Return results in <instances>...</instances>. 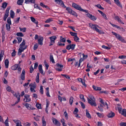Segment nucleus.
Listing matches in <instances>:
<instances>
[{"label": "nucleus", "instance_id": "nucleus-52", "mask_svg": "<svg viewBox=\"0 0 126 126\" xmlns=\"http://www.w3.org/2000/svg\"><path fill=\"white\" fill-rule=\"evenodd\" d=\"M29 86H30L31 87V88H34L36 87V86H35V85L34 84H33L32 83H31L29 85Z\"/></svg>", "mask_w": 126, "mask_h": 126}, {"label": "nucleus", "instance_id": "nucleus-49", "mask_svg": "<svg viewBox=\"0 0 126 126\" xmlns=\"http://www.w3.org/2000/svg\"><path fill=\"white\" fill-rule=\"evenodd\" d=\"M26 42H25V40H23V42L20 44V46H23L25 45Z\"/></svg>", "mask_w": 126, "mask_h": 126}, {"label": "nucleus", "instance_id": "nucleus-4", "mask_svg": "<svg viewBox=\"0 0 126 126\" xmlns=\"http://www.w3.org/2000/svg\"><path fill=\"white\" fill-rule=\"evenodd\" d=\"M112 33L113 35H114L120 41H121L122 42L124 43H126V42L125 39H124L119 34L117 33L114 32H112Z\"/></svg>", "mask_w": 126, "mask_h": 126}, {"label": "nucleus", "instance_id": "nucleus-57", "mask_svg": "<svg viewBox=\"0 0 126 126\" xmlns=\"http://www.w3.org/2000/svg\"><path fill=\"white\" fill-rule=\"evenodd\" d=\"M126 58V56L121 55L119 56L118 58L119 59H124Z\"/></svg>", "mask_w": 126, "mask_h": 126}, {"label": "nucleus", "instance_id": "nucleus-41", "mask_svg": "<svg viewBox=\"0 0 126 126\" xmlns=\"http://www.w3.org/2000/svg\"><path fill=\"white\" fill-rule=\"evenodd\" d=\"M71 49L72 50H73L74 49L75 47V45L74 44H70Z\"/></svg>", "mask_w": 126, "mask_h": 126}, {"label": "nucleus", "instance_id": "nucleus-30", "mask_svg": "<svg viewBox=\"0 0 126 126\" xmlns=\"http://www.w3.org/2000/svg\"><path fill=\"white\" fill-rule=\"evenodd\" d=\"M20 94H19V96L17 97V101H16L15 102V103L14 104V106H15V104H17L19 101L20 100Z\"/></svg>", "mask_w": 126, "mask_h": 126}, {"label": "nucleus", "instance_id": "nucleus-23", "mask_svg": "<svg viewBox=\"0 0 126 126\" xmlns=\"http://www.w3.org/2000/svg\"><path fill=\"white\" fill-rule=\"evenodd\" d=\"M4 54V51L2 50L1 51V52L0 54V61H1L2 57H3V55Z\"/></svg>", "mask_w": 126, "mask_h": 126}, {"label": "nucleus", "instance_id": "nucleus-35", "mask_svg": "<svg viewBox=\"0 0 126 126\" xmlns=\"http://www.w3.org/2000/svg\"><path fill=\"white\" fill-rule=\"evenodd\" d=\"M16 35L18 36L23 37L24 36V35L21 32H17L16 33Z\"/></svg>", "mask_w": 126, "mask_h": 126}, {"label": "nucleus", "instance_id": "nucleus-24", "mask_svg": "<svg viewBox=\"0 0 126 126\" xmlns=\"http://www.w3.org/2000/svg\"><path fill=\"white\" fill-rule=\"evenodd\" d=\"M4 54V51L2 50L1 51V52L0 54V61H1L2 57H3V55Z\"/></svg>", "mask_w": 126, "mask_h": 126}, {"label": "nucleus", "instance_id": "nucleus-25", "mask_svg": "<svg viewBox=\"0 0 126 126\" xmlns=\"http://www.w3.org/2000/svg\"><path fill=\"white\" fill-rule=\"evenodd\" d=\"M74 98L72 96H71L69 99V103L70 105H72L73 102Z\"/></svg>", "mask_w": 126, "mask_h": 126}, {"label": "nucleus", "instance_id": "nucleus-14", "mask_svg": "<svg viewBox=\"0 0 126 126\" xmlns=\"http://www.w3.org/2000/svg\"><path fill=\"white\" fill-rule=\"evenodd\" d=\"M115 115L114 113L112 111H111L110 113H109L107 115V116L108 118H112Z\"/></svg>", "mask_w": 126, "mask_h": 126}, {"label": "nucleus", "instance_id": "nucleus-10", "mask_svg": "<svg viewBox=\"0 0 126 126\" xmlns=\"http://www.w3.org/2000/svg\"><path fill=\"white\" fill-rule=\"evenodd\" d=\"M114 18L115 20H117L119 23H120L123 24H124V23L121 20L118 16H116Z\"/></svg>", "mask_w": 126, "mask_h": 126}, {"label": "nucleus", "instance_id": "nucleus-34", "mask_svg": "<svg viewBox=\"0 0 126 126\" xmlns=\"http://www.w3.org/2000/svg\"><path fill=\"white\" fill-rule=\"evenodd\" d=\"M23 1V0H18L17 1V3L18 5H21Z\"/></svg>", "mask_w": 126, "mask_h": 126}, {"label": "nucleus", "instance_id": "nucleus-31", "mask_svg": "<svg viewBox=\"0 0 126 126\" xmlns=\"http://www.w3.org/2000/svg\"><path fill=\"white\" fill-rule=\"evenodd\" d=\"M8 3L5 2L3 3L1 7L4 9L6 7Z\"/></svg>", "mask_w": 126, "mask_h": 126}, {"label": "nucleus", "instance_id": "nucleus-54", "mask_svg": "<svg viewBox=\"0 0 126 126\" xmlns=\"http://www.w3.org/2000/svg\"><path fill=\"white\" fill-rule=\"evenodd\" d=\"M60 41L61 42L64 43L66 41V39L65 38H64L62 39H60Z\"/></svg>", "mask_w": 126, "mask_h": 126}, {"label": "nucleus", "instance_id": "nucleus-12", "mask_svg": "<svg viewBox=\"0 0 126 126\" xmlns=\"http://www.w3.org/2000/svg\"><path fill=\"white\" fill-rule=\"evenodd\" d=\"M25 71L24 70H23L22 71V73L21 75V78L23 80H24L25 79Z\"/></svg>", "mask_w": 126, "mask_h": 126}, {"label": "nucleus", "instance_id": "nucleus-17", "mask_svg": "<svg viewBox=\"0 0 126 126\" xmlns=\"http://www.w3.org/2000/svg\"><path fill=\"white\" fill-rule=\"evenodd\" d=\"M50 61H51L52 63H55L53 56L51 53L50 54Z\"/></svg>", "mask_w": 126, "mask_h": 126}, {"label": "nucleus", "instance_id": "nucleus-26", "mask_svg": "<svg viewBox=\"0 0 126 126\" xmlns=\"http://www.w3.org/2000/svg\"><path fill=\"white\" fill-rule=\"evenodd\" d=\"M11 17L12 18H14L15 16V13L12 10H11L10 13Z\"/></svg>", "mask_w": 126, "mask_h": 126}, {"label": "nucleus", "instance_id": "nucleus-63", "mask_svg": "<svg viewBox=\"0 0 126 126\" xmlns=\"http://www.w3.org/2000/svg\"><path fill=\"white\" fill-rule=\"evenodd\" d=\"M34 70V69L32 66H31V67L30 68V72L32 73Z\"/></svg>", "mask_w": 126, "mask_h": 126}, {"label": "nucleus", "instance_id": "nucleus-8", "mask_svg": "<svg viewBox=\"0 0 126 126\" xmlns=\"http://www.w3.org/2000/svg\"><path fill=\"white\" fill-rule=\"evenodd\" d=\"M49 38L50 40V42L52 43H55V40L56 38V36H52L51 37H49Z\"/></svg>", "mask_w": 126, "mask_h": 126}, {"label": "nucleus", "instance_id": "nucleus-18", "mask_svg": "<svg viewBox=\"0 0 126 126\" xmlns=\"http://www.w3.org/2000/svg\"><path fill=\"white\" fill-rule=\"evenodd\" d=\"M30 18L32 22L36 24V25L38 24V22L37 21H36L35 19L33 17H31Z\"/></svg>", "mask_w": 126, "mask_h": 126}, {"label": "nucleus", "instance_id": "nucleus-19", "mask_svg": "<svg viewBox=\"0 0 126 126\" xmlns=\"http://www.w3.org/2000/svg\"><path fill=\"white\" fill-rule=\"evenodd\" d=\"M92 87L94 89V90L100 91L101 90V87H96L94 85H93Z\"/></svg>", "mask_w": 126, "mask_h": 126}, {"label": "nucleus", "instance_id": "nucleus-36", "mask_svg": "<svg viewBox=\"0 0 126 126\" xmlns=\"http://www.w3.org/2000/svg\"><path fill=\"white\" fill-rule=\"evenodd\" d=\"M7 22L9 24H11V18L10 17L8 18L7 19Z\"/></svg>", "mask_w": 126, "mask_h": 126}, {"label": "nucleus", "instance_id": "nucleus-3", "mask_svg": "<svg viewBox=\"0 0 126 126\" xmlns=\"http://www.w3.org/2000/svg\"><path fill=\"white\" fill-rule=\"evenodd\" d=\"M89 26L90 27H91L92 29L93 30H95L97 32L99 33L100 34H104V32H103L101 30H99L97 28V27H98L99 28L100 27H98L97 25H95V24H92L90 23L89 24Z\"/></svg>", "mask_w": 126, "mask_h": 126}, {"label": "nucleus", "instance_id": "nucleus-55", "mask_svg": "<svg viewBox=\"0 0 126 126\" xmlns=\"http://www.w3.org/2000/svg\"><path fill=\"white\" fill-rule=\"evenodd\" d=\"M99 99L100 100V102L104 106H105V103L103 101V99L101 98H100Z\"/></svg>", "mask_w": 126, "mask_h": 126}, {"label": "nucleus", "instance_id": "nucleus-16", "mask_svg": "<svg viewBox=\"0 0 126 126\" xmlns=\"http://www.w3.org/2000/svg\"><path fill=\"white\" fill-rule=\"evenodd\" d=\"M43 37H42L38 40V44L41 45H42L43 44Z\"/></svg>", "mask_w": 126, "mask_h": 126}, {"label": "nucleus", "instance_id": "nucleus-38", "mask_svg": "<svg viewBox=\"0 0 126 126\" xmlns=\"http://www.w3.org/2000/svg\"><path fill=\"white\" fill-rule=\"evenodd\" d=\"M70 34L72 36H74V37L77 35V33L75 32H69Z\"/></svg>", "mask_w": 126, "mask_h": 126}, {"label": "nucleus", "instance_id": "nucleus-61", "mask_svg": "<svg viewBox=\"0 0 126 126\" xmlns=\"http://www.w3.org/2000/svg\"><path fill=\"white\" fill-rule=\"evenodd\" d=\"M120 124V126H126V123L121 122Z\"/></svg>", "mask_w": 126, "mask_h": 126}, {"label": "nucleus", "instance_id": "nucleus-46", "mask_svg": "<svg viewBox=\"0 0 126 126\" xmlns=\"http://www.w3.org/2000/svg\"><path fill=\"white\" fill-rule=\"evenodd\" d=\"M78 111L79 110L77 108H75L73 112V113L74 114H76V113L78 112Z\"/></svg>", "mask_w": 126, "mask_h": 126}, {"label": "nucleus", "instance_id": "nucleus-62", "mask_svg": "<svg viewBox=\"0 0 126 126\" xmlns=\"http://www.w3.org/2000/svg\"><path fill=\"white\" fill-rule=\"evenodd\" d=\"M71 88L72 90L75 91H77V88L74 86H72L71 87Z\"/></svg>", "mask_w": 126, "mask_h": 126}, {"label": "nucleus", "instance_id": "nucleus-11", "mask_svg": "<svg viewBox=\"0 0 126 126\" xmlns=\"http://www.w3.org/2000/svg\"><path fill=\"white\" fill-rule=\"evenodd\" d=\"M25 4H27L31 3H35V0H25Z\"/></svg>", "mask_w": 126, "mask_h": 126}, {"label": "nucleus", "instance_id": "nucleus-51", "mask_svg": "<svg viewBox=\"0 0 126 126\" xmlns=\"http://www.w3.org/2000/svg\"><path fill=\"white\" fill-rule=\"evenodd\" d=\"M17 39L18 40V43H19L21 41L22 38L21 37H17Z\"/></svg>", "mask_w": 126, "mask_h": 126}, {"label": "nucleus", "instance_id": "nucleus-53", "mask_svg": "<svg viewBox=\"0 0 126 126\" xmlns=\"http://www.w3.org/2000/svg\"><path fill=\"white\" fill-rule=\"evenodd\" d=\"M36 106L38 109H41V105L40 104L37 103L36 105Z\"/></svg>", "mask_w": 126, "mask_h": 126}, {"label": "nucleus", "instance_id": "nucleus-58", "mask_svg": "<svg viewBox=\"0 0 126 126\" xmlns=\"http://www.w3.org/2000/svg\"><path fill=\"white\" fill-rule=\"evenodd\" d=\"M16 54V52L15 51V50H13V52L12 53V56L13 57L14 56H15Z\"/></svg>", "mask_w": 126, "mask_h": 126}, {"label": "nucleus", "instance_id": "nucleus-64", "mask_svg": "<svg viewBox=\"0 0 126 126\" xmlns=\"http://www.w3.org/2000/svg\"><path fill=\"white\" fill-rule=\"evenodd\" d=\"M16 126H22L21 125V123L20 121L19 122H17L16 123Z\"/></svg>", "mask_w": 126, "mask_h": 126}, {"label": "nucleus", "instance_id": "nucleus-21", "mask_svg": "<svg viewBox=\"0 0 126 126\" xmlns=\"http://www.w3.org/2000/svg\"><path fill=\"white\" fill-rule=\"evenodd\" d=\"M9 61L7 59H6L5 61V67L7 68L8 67Z\"/></svg>", "mask_w": 126, "mask_h": 126}, {"label": "nucleus", "instance_id": "nucleus-42", "mask_svg": "<svg viewBox=\"0 0 126 126\" xmlns=\"http://www.w3.org/2000/svg\"><path fill=\"white\" fill-rule=\"evenodd\" d=\"M70 14H71L72 15H73L75 16L76 17L78 15H77V14L74 11H72L71 12V13H70Z\"/></svg>", "mask_w": 126, "mask_h": 126}, {"label": "nucleus", "instance_id": "nucleus-28", "mask_svg": "<svg viewBox=\"0 0 126 126\" xmlns=\"http://www.w3.org/2000/svg\"><path fill=\"white\" fill-rule=\"evenodd\" d=\"M90 18L93 21L97 19V17L94 16H92V15L90 17Z\"/></svg>", "mask_w": 126, "mask_h": 126}, {"label": "nucleus", "instance_id": "nucleus-27", "mask_svg": "<svg viewBox=\"0 0 126 126\" xmlns=\"http://www.w3.org/2000/svg\"><path fill=\"white\" fill-rule=\"evenodd\" d=\"M86 116L89 118H91V116L90 115V113L88 112V110H86Z\"/></svg>", "mask_w": 126, "mask_h": 126}, {"label": "nucleus", "instance_id": "nucleus-40", "mask_svg": "<svg viewBox=\"0 0 126 126\" xmlns=\"http://www.w3.org/2000/svg\"><path fill=\"white\" fill-rule=\"evenodd\" d=\"M40 5L42 7H45L46 8H48V6H47L45 5L42 2H41L40 3Z\"/></svg>", "mask_w": 126, "mask_h": 126}, {"label": "nucleus", "instance_id": "nucleus-33", "mask_svg": "<svg viewBox=\"0 0 126 126\" xmlns=\"http://www.w3.org/2000/svg\"><path fill=\"white\" fill-rule=\"evenodd\" d=\"M121 114L124 116L126 117V110L123 109L122 111Z\"/></svg>", "mask_w": 126, "mask_h": 126}, {"label": "nucleus", "instance_id": "nucleus-15", "mask_svg": "<svg viewBox=\"0 0 126 126\" xmlns=\"http://www.w3.org/2000/svg\"><path fill=\"white\" fill-rule=\"evenodd\" d=\"M115 3L119 6L122 8V6L119 0H114Z\"/></svg>", "mask_w": 126, "mask_h": 126}, {"label": "nucleus", "instance_id": "nucleus-5", "mask_svg": "<svg viewBox=\"0 0 126 126\" xmlns=\"http://www.w3.org/2000/svg\"><path fill=\"white\" fill-rule=\"evenodd\" d=\"M55 1L58 3V4L60 5L62 7L64 8H66V7L64 5L63 1L61 0H55Z\"/></svg>", "mask_w": 126, "mask_h": 126}, {"label": "nucleus", "instance_id": "nucleus-37", "mask_svg": "<svg viewBox=\"0 0 126 126\" xmlns=\"http://www.w3.org/2000/svg\"><path fill=\"white\" fill-rule=\"evenodd\" d=\"M66 10L70 14L72 11V10L71 8L68 7L66 8Z\"/></svg>", "mask_w": 126, "mask_h": 126}, {"label": "nucleus", "instance_id": "nucleus-29", "mask_svg": "<svg viewBox=\"0 0 126 126\" xmlns=\"http://www.w3.org/2000/svg\"><path fill=\"white\" fill-rule=\"evenodd\" d=\"M10 24H6V29L8 31H10Z\"/></svg>", "mask_w": 126, "mask_h": 126}, {"label": "nucleus", "instance_id": "nucleus-47", "mask_svg": "<svg viewBox=\"0 0 126 126\" xmlns=\"http://www.w3.org/2000/svg\"><path fill=\"white\" fill-rule=\"evenodd\" d=\"M79 102L81 104V107H82V108L83 109H84L85 107V106L84 104L81 101H80Z\"/></svg>", "mask_w": 126, "mask_h": 126}, {"label": "nucleus", "instance_id": "nucleus-45", "mask_svg": "<svg viewBox=\"0 0 126 126\" xmlns=\"http://www.w3.org/2000/svg\"><path fill=\"white\" fill-rule=\"evenodd\" d=\"M24 50V48H23V46H21L18 49L19 51H20L21 52L23 51Z\"/></svg>", "mask_w": 126, "mask_h": 126}, {"label": "nucleus", "instance_id": "nucleus-32", "mask_svg": "<svg viewBox=\"0 0 126 126\" xmlns=\"http://www.w3.org/2000/svg\"><path fill=\"white\" fill-rule=\"evenodd\" d=\"M74 40L76 42H79V38L77 35L74 37Z\"/></svg>", "mask_w": 126, "mask_h": 126}, {"label": "nucleus", "instance_id": "nucleus-1", "mask_svg": "<svg viewBox=\"0 0 126 126\" xmlns=\"http://www.w3.org/2000/svg\"><path fill=\"white\" fill-rule=\"evenodd\" d=\"M72 6L74 8L80 11L84 12L86 13H87V14H86V15L87 17L90 18L92 15L90 14L88 12V10L82 9L81 8V7L80 5H78L74 3H73Z\"/></svg>", "mask_w": 126, "mask_h": 126}, {"label": "nucleus", "instance_id": "nucleus-60", "mask_svg": "<svg viewBox=\"0 0 126 126\" xmlns=\"http://www.w3.org/2000/svg\"><path fill=\"white\" fill-rule=\"evenodd\" d=\"M40 92L42 94H43V86H41L40 87Z\"/></svg>", "mask_w": 126, "mask_h": 126}, {"label": "nucleus", "instance_id": "nucleus-56", "mask_svg": "<svg viewBox=\"0 0 126 126\" xmlns=\"http://www.w3.org/2000/svg\"><path fill=\"white\" fill-rule=\"evenodd\" d=\"M52 20V18H49L46 20L45 21V22L46 23H49Z\"/></svg>", "mask_w": 126, "mask_h": 126}, {"label": "nucleus", "instance_id": "nucleus-44", "mask_svg": "<svg viewBox=\"0 0 126 126\" xmlns=\"http://www.w3.org/2000/svg\"><path fill=\"white\" fill-rule=\"evenodd\" d=\"M19 29H20V31H22L24 32H25L26 31V28H21L20 27H19Z\"/></svg>", "mask_w": 126, "mask_h": 126}, {"label": "nucleus", "instance_id": "nucleus-39", "mask_svg": "<svg viewBox=\"0 0 126 126\" xmlns=\"http://www.w3.org/2000/svg\"><path fill=\"white\" fill-rule=\"evenodd\" d=\"M31 99L29 97L25 98L24 99V101L26 102H28L31 101Z\"/></svg>", "mask_w": 126, "mask_h": 126}, {"label": "nucleus", "instance_id": "nucleus-7", "mask_svg": "<svg viewBox=\"0 0 126 126\" xmlns=\"http://www.w3.org/2000/svg\"><path fill=\"white\" fill-rule=\"evenodd\" d=\"M38 69L42 75H44L45 74V73H43V71L42 69V65L41 64H40L38 66Z\"/></svg>", "mask_w": 126, "mask_h": 126}, {"label": "nucleus", "instance_id": "nucleus-48", "mask_svg": "<svg viewBox=\"0 0 126 126\" xmlns=\"http://www.w3.org/2000/svg\"><path fill=\"white\" fill-rule=\"evenodd\" d=\"M38 46V44L36 43L35 44L34 46V50H35L36 49Z\"/></svg>", "mask_w": 126, "mask_h": 126}, {"label": "nucleus", "instance_id": "nucleus-6", "mask_svg": "<svg viewBox=\"0 0 126 126\" xmlns=\"http://www.w3.org/2000/svg\"><path fill=\"white\" fill-rule=\"evenodd\" d=\"M52 121L55 125L57 126H60V123L59 122L57 119L55 118H53Z\"/></svg>", "mask_w": 126, "mask_h": 126}, {"label": "nucleus", "instance_id": "nucleus-22", "mask_svg": "<svg viewBox=\"0 0 126 126\" xmlns=\"http://www.w3.org/2000/svg\"><path fill=\"white\" fill-rule=\"evenodd\" d=\"M18 64H15L12 67V69L13 70H15L18 67Z\"/></svg>", "mask_w": 126, "mask_h": 126}, {"label": "nucleus", "instance_id": "nucleus-9", "mask_svg": "<svg viewBox=\"0 0 126 126\" xmlns=\"http://www.w3.org/2000/svg\"><path fill=\"white\" fill-rule=\"evenodd\" d=\"M25 106L26 108L29 110H33L35 109V108H33V107H32L30 105L27 103L26 104Z\"/></svg>", "mask_w": 126, "mask_h": 126}, {"label": "nucleus", "instance_id": "nucleus-43", "mask_svg": "<svg viewBox=\"0 0 126 126\" xmlns=\"http://www.w3.org/2000/svg\"><path fill=\"white\" fill-rule=\"evenodd\" d=\"M61 75L65 77L66 79H70V77L67 75L62 74Z\"/></svg>", "mask_w": 126, "mask_h": 126}, {"label": "nucleus", "instance_id": "nucleus-59", "mask_svg": "<svg viewBox=\"0 0 126 126\" xmlns=\"http://www.w3.org/2000/svg\"><path fill=\"white\" fill-rule=\"evenodd\" d=\"M56 65L58 67H60L61 68H63V65H61L59 63H57L56 64Z\"/></svg>", "mask_w": 126, "mask_h": 126}, {"label": "nucleus", "instance_id": "nucleus-2", "mask_svg": "<svg viewBox=\"0 0 126 126\" xmlns=\"http://www.w3.org/2000/svg\"><path fill=\"white\" fill-rule=\"evenodd\" d=\"M89 97V98H87L88 103L91 106H96L97 104L95 102V99L94 96L92 95H90Z\"/></svg>", "mask_w": 126, "mask_h": 126}, {"label": "nucleus", "instance_id": "nucleus-13", "mask_svg": "<svg viewBox=\"0 0 126 126\" xmlns=\"http://www.w3.org/2000/svg\"><path fill=\"white\" fill-rule=\"evenodd\" d=\"M98 11L100 13L101 15L104 17V18L106 19H108V18L106 17V14L104 13L103 12L101 11L98 10Z\"/></svg>", "mask_w": 126, "mask_h": 126}, {"label": "nucleus", "instance_id": "nucleus-20", "mask_svg": "<svg viewBox=\"0 0 126 126\" xmlns=\"http://www.w3.org/2000/svg\"><path fill=\"white\" fill-rule=\"evenodd\" d=\"M42 126H46V122L45 121V119L44 116H43L42 118Z\"/></svg>", "mask_w": 126, "mask_h": 126}, {"label": "nucleus", "instance_id": "nucleus-50", "mask_svg": "<svg viewBox=\"0 0 126 126\" xmlns=\"http://www.w3.org/2000/svg\"><path fill=\"white\" fill-rule=\"evenodd\" d=\"M102 47L103 48H104L107 49V50H109L110 48V47H108L104 45L102 46Z\"/></svg>", "mask_w": 126, "mask_h": 126}]
</instances>
